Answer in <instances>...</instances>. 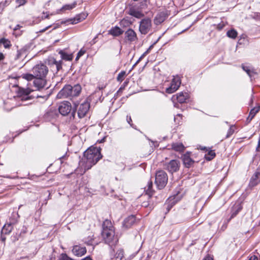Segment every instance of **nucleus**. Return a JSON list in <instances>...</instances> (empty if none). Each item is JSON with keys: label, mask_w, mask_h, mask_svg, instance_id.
I'll use <instances>...</instances> for the list:
<instances>
[{"label": "nucleus", "mask_w": 260, "mask_h": 260, "mask_svg": "<svg viewBox=\"0 0 260 260\" xmlns=\"http://www.w3.org/2000/svg\"><path fill=\"white\" fill-rule=\"evenodd\" d=\"M81 86L79 84L72 86L70 84L66 85L58 93L57 98L58 99L70 98L76 97L79 95L81 91Z\"/></svg>", "instance_id": "obj_3"}, {"label": "nucleus", "mask_w": 260, "mask_h": 260, "mask_svg": "<svg viewBox=\"0 0 260 260\" xmlns=\"http://www.w3.org/2000/svg\"><path fill=\"white\" fill-rule=\"evenodd\" d=\"M127 83H128V82H127V81H125V82H124V83H123L124 86L126 85L127 84Z\"/></svg>", "instance_id": "obj_61"}, {"label": "nucleus", "mask_w": 260, "mask_h": 260, "mask_svg": "<svg viewBox=\"0 0 260 260\" xmlns=\"http://www.w3.org/2000/svg\"><path fill=\"white\" fill-rule=\"evenodd\" d=\"M3 235H4V234H1V238H2V240L3 241H5L6 240V237H4V236H3Z\"/></svg>", "instance_id": "obj_55"}, {"label": "nucleus", "mask_w": 260, "mask_h": 260, "mask_svg": "<svg viewBox=\"0 0 260 260\" xmlns=\"http://www.w3.org/2000/svg\"><path fill=\"white\" fill-rule=\"evenodd\" d=\"M167 209L168 212H169V211L170 210V208L169 207V206H168Z\"/></svg>", "instance_id": "obj_62"}, {"label": "nucleus", "mask_w": 260, "mask_h": 260, "mask_svg": "<svg viewBox=\"0 0 260 260\" xmlns=\"http://www.w3.org/2000/svg\"><path fill=\"white\" fill-rule=\"evenodd\" d=\"M86 51L83 49H81L79 52L78 53H77V55H78V56H79L80 57H81L82 55H83L85 53Z\"/></svg>", "instance_id": "obj_44"}, {"label": "nucleus", "mask_w": 260, "mask_h": 260, "mask_svg": "<svg viewBox=\"0 0 260 260\" xmlns=\"http://www.w3.org/2000/svg\"><path fill=\"white\" fill-rule=\"evenodd\" d=\"M171 148L173 150L175 151L182 152H183L185 149V147L181 143H174L171 145Z\"/></svg>", "instance_id": "obj_22"}, {"label": "nucleus", "mask_w": 260, "mask_h": 260, "mask_svg": "<svg viewBox=\"0 0 260 260\" xmlns=\"http://www.w3.org/2000/svg\"><path fill=\"white\" fill-rule=\"evenodd\" d=\"M120 25L122 27H126L129 26L132 24V22L125 18H123L119 22Z\"/></svg>", "instance_id": "obj_34"}, {"label": "nucleus", "mask_w": 260, "mask_h": 260, "mask_svg": "<svg viewBox=\"0 0 260 260\" xmlns=\"http://www.w3.org/2000/svg\"><path fill=\"white\" fill-rule=\"evenodd\" d=\"M56 259V256L55 255L52 253L50 256L48 260H55Z\"/></svg>", "instance_id": "obj_45"}, {"label": "nucleus", "mask_w": 260, "mask_h": 260, "mask_svg": "<svg viewBox=\"0 0 260 260\" xmlns=\"http://www.w3.org/2000/svg\"><path fill=\"white\" fill-rule=\"evenodd\" d=\"M0 44H2L4 47L6 49L10 48L12 46L11 42L8 39L5 38L0 39Z\"/></svg>", "instance_id": "obj_32"}, {"label": "nucleus", "mask_w": 260, "mask_h": 260, "mask_svg": "<svg viewBox=\"0 0 260 260\" xmlns=\"http://www.w3.org/2000/svg\"><path fill=\"white\" fill-rule=\"evenodd\" d=\"M98 38V36H96L93 40H92V42H93V44H94L95 43V40L96 39Z\"/></svg>", "instance_id": "obj_58"}, {"label": "nucleus", "mask_w": 260, "mask_h": 260, "mask_svg": "<svg viewBox=\"0 0 260 260\" xmlns=\"http://www.w3.org/2000/svg\"><path fill=\"white\" fill-rule=\"evenodd\" d=\"M86 16L84 14H80L79 15H76L74 18H71L64 22V23H69L70 24H77L82 20H84L86 18Z\"/></svg>", "instance_id": "obj_18"}, {"label": "nucleus", "mask_w": 260, "mask_h": 260, "mask_svg": "<svg viewBox=\"0 0 260 260\" xmlns=\"http://www.w3.org/2000/svg\"><path fill=\"white\" fill-rule=\"evenodd\" d=\"M124 32L119 27L115 26L112 27L110 30H108V34L116 37H119Z\"/></svg>", "instance_id": "obj_20"}, {"label": "nucleus", "mask_w": 260, "mask_h": 260, "mask_svg": "<svg viewBox=\"0 0 260 260\" xmlns=\"http://www.w3.org/2000/svg\"><path fill=\"white\" fill-rule=\"evenodd\" d=\"M100 147L91 146L83 153V156L86 159L85 161V170L90 169L95 165L103 157Z\"/></svg>", "instance_id": "obj_2"}, {"label": "nucleus", "mask_w": 260, "mask_h": 260, "mask_svg": "<svg viewBox=\"0 0 260 260\" xmlns=\"http://www.w3.org/2000/svg\"><path fill=\"white\" fill-rule=\"evenodd\" d=\"M124 250L122 249H118L113 257V260H125L124 256Z\"/></svg>", "instance_id": "obj_26"}, {"label": "nucleus", "mask_w": 260, "mask_h": 260, "mask_svg": "<svg viewBox=\"0 0 260 260\" xmlns=\"http://www.w3.org/2000/svg\"><path fill=\"white\" fill-rule=\"evenodd\" d=\"M64 157H65V155H63V156H62L61 157H60L59 158V159H60V160H61L62 159L64 158Z\"/></svg>", "instance_id": "obj_60"}, {"label": "nucleus", "mask_w": 260, "mask_h": 260, "mask_svg": "<svg viewBox=\"0 0 260 260\" xmlns=\"http://www.w3.org/2000/svg\"><path fill=\"white\" fill-rule=\"evenodd\" d=\"M147 201H144L142 203V206L144 207H148L150 206V208H151L152 207V205H151V198L150 199L148 198V195H147Z\"/></svg>", "instance_id": "obj_38"}, {"label": "nucleus", "mask_w": 260, "mask_h": 260, "mask_svg": "<svg viewBox=\"0 0 260 260\" xmlns=\"http://www.w3.org/2000/svg\"><path fill=\"white\" fill-rule=\"evenodd\" d=\"M49 15H46L44 16H43L42 17V19H46V18H49Z\"/></svg>", "instance_id": "obj_57"}, {"label": "nucleus", "mask_w": 260, "mask_h": 260, "mask_svg": "<svg viewBox=\"0 0 260 260\" xmlns=\"http://www.w3.org/2000/svg\"><path fill=\"white\" fill-rule=\"evenodd\" d=\"M180 84L181 82L179 80H176L175 79H173L171 82V86L166 89V92L168 93L174 92L178 89Z\"/></svg>", "instance_id": "obj_15"}, {"label": "nucleus", "mask_w": 260, "mask_h": 260, "mask_svg": "<svg viewBox=\"0 0 260 260\" xmlns=\"http://www.w3.org/2000/svg\"><path fill=\"white\" fill-rule=\"evenodd\" d=\"M72 110V106L70 102H64L60 103L58 111L59 113L63 116L68 115Z\"/></svg>", "instance_id": "obj_11"}, {"label": "nucleus", "mask_w": 260, "mask_h": 260, "mask_svg": "<svg viewBox=\"0 0 260 260\" xmlns=\"http://www.w3.org/2000/svg\"><path fill=\"white\" fill-rule=\"evenodd\" d=\"M237 31L234 29L228 31L226 33L228 37L232 39H235L237 36Z\"/></svg>", "instance_id": "obj_33"}, {"label": "nucleus", "mask_w": 260, "mask_h": 260, "mask_svg": "<svg viewBox=\"0 0 260 260\" xmlns=\"http://www.w3.org/2000/svg\"><path fill=\"white\" fill-rule=\"evenodd\" d=\"M206 149V147H203V148H201V149H202V150H205V149Z\"/></svg>", "instance_id": "obj_63"}, {"label": "nucleus", "mask_w": 260, "mask_h": 260, "mask_svg": "<svg viewBox=\"0 0 260 260\" xmlns=\"http://www.w3.org/2000/svg\"><path fill=\"white\" fill-rule=\"evenodd\" d=\"M50 114V113L48 112V113H46V115H48V114Z\"/></svg>", "instance_id": "obj_64"}, {"label": "nucleus", "mask_w": 260, "mask_h": 260, "mask_svg": "<svg viewBox=\"0 0 260 260\" xmlns=\"http://www.w3.org/2000/svg\"><path fill=\"white\" fill-rule=\"evenodd\" d=\"M136 221V216L133 215L128 216L127 217L125 218L123 221L122 225L123 228L127 229L131 228Z\"/></svg>", "instance_id": "obj_16"}, {"label": "nucleus", "mask_w": 260, "mask_h": 260, "mask_svg": "<svg viewBox=\"0 0 260 260\" xmlns=\"http://www.w3.org/2000/svg\"><path fill=\"white\" fill-rule=\"evenodd\" d=\"M81 260H92L89 256H87Z\"/></svg>", "instance_id": "obj_52"}, {"label": "nucleus", "mask_w": 260, "mask_h": 260, "mask_svg": "<svg viewBox=\"0 0 260 260\" xmlns=\"http://www.w3.org/2000/svg\"><path fill=\"white\" fill-rule=\"evenodd\" d=\"M152 185H153L152 182L151 181H149L148 182L147 189H146V187L145 188V189L146 191V193L147 195H148L149 199H150L152 195L153 191L151 190Z\"/></svg>", "instance_id": "obj_30"}, {"label": "nucleus", "mask_w": 260, "mask_h": 260, "mask_svg": "<svg viewBox=\"0 0 260 260\" xmlns=\"http://www.w3.org/2000/svg\"><path fill=\"white\" fill-rule=\"evenodd\" d=\"M115 235L113 226L110 220L106 219L103 223L102 236L105 243L110 244L113 240Z\"/></svg>", "instance_id": "obj_4"}, {"label": "nucleus", "mask_w": 260, "mask_h": 260, "mask_svg": "<svg viewBox=\"0 0 260 260\" xmlns=\"http://www.w3.org/2000/svg\"><path fill=\"white\" fill-rule=\"evenodd\" d=\"M151 21L150 18L143 19L140 22L139 31L143 35L147 34L151 28Z\"/></svg>", "instance_id": "obj_6"}, {"label": "nucleus", "mask_w": 260, "mask_h": 260, "mask_svg": "<svg viewBox=\"0 0 260 260\" xmlns=\"http://www.w3.org/2000/svg\"><path fill=\"white\" fill-rule=\"evenodd\" d=\"M72 252L76 256H81L86 253V249L85 247H81L79 245L73 246Z\"/></svg>", "instance_id": "obj_17"}, {"label": "nucleus", "mask_w": 260, "mask_h": 260, "mask_svg": "<svg viewBox=\"0 0 260 260\" xmlns=\"http://www.w3.org/2000/svg\"><path fill=\"white\" fill-rule=\"evenodd\" d=\"M28 49V47L27 46H25L23 47L20 49L18 50L17 51V54L16 55V58L17 59H19L22 57V55H25L26 54V52H27V50Z\"/></svg>", "instance_id": "obj_29"}, {"label": "nucleus", "mask_w": 260, "mask_h": 260, "mask_svg": "<svg viewBox=\"0 0 260 260\" xmlns=\"http://www.w3.org/2000/svg\"><path fill=\"white\" fill-rule=\"evenodd\" d=\"M76 111L74 110H73V111L72 112V116L74 118L75 115Z\"/></svg>", "instance_id": "obj_54"}, {"label": "nucleus", "mask_w": 260, "mask_h": 260, "mask_svg": "<svg viewBox=\"0 0 260 260\" xmlns=\"http://www.w3.org/2000/svg\"><path fill=\"white\" fill-rule=\"evenodd\" d=\"M76 5H77V3H76V2H74L72 4L66 5L63 6L62 7L61 9L62 10H72V9L75 8Z\"/></svg>", "instance_id": "obj_35"}, {"label": "nucleus", "mask_w": 260, "mask_h": 260, "mask_svg": "<svg viewBox=\"0 0 260 260\" xmlns=\"http://www.w3.org/2000/svg\"><path fill=\"white\" fill-rule=\"evenodd\" d=\"M180 168V162L176 159H172L169 162L164 165V169L168 170L170 173L173 174L177 172Z\"/></svg>", "instance_id": "obj_7"}, {"label": "nucleus", "mask_w": 260, "mask_h": 260, "mask_svg": "<svg viewBox=\"0 0 260 260\" xmlns=\"http://www.w3.org/2000/svg\"><path fill=\"white\" fill-rule=\"evenodd\" d=\"M26 3V0H16V3L18 5V7L25 5Z\"/></svg>", "instance_id": "obj_42"}, {"label": "nucleus", "mask_w": 260, "mask_h": 260, "mask_svg": "<svg viewBox=\"0 0 260 260\" xmlns=\"http://www.w3.org/2000/svg\"><path fill=\"white\" fill-rule=\"evenodd\" d=\"M31 92V90L29 88L19 87L17 91V96L21 101H27L35 98V96L29 95Z\"/></svg>", "instance_id": "obj_8"}, {"label": "nucleus", "mask_w": 260, "mask_h": 260, "mask_svg": "<svg viewBox=\"0 0 260 260\" xmlns=\"http://www.w3.org/2000/svg\"><path fill=\"white\" fill-rule=\"evenodd\" d=\"M59 54L61 56L62 59L71 61L73 59V55L72 54H68L66 53L64 50H60Z\"/></svg>", "instance_id": "obj_28"}, {"label": "nucleus", "mask_w": 260, "mask_h": 260, "mask_svg": "<svg viewBox=\"0 0 260 260\" xmlns=\"http://www.w3.org/2000/svg\"><path fill=\"white\" fill-rule=\"evenodd\" d=\"M90 108V104L88 102H84L82 104L79 105L77 109L78 116L79 118H83L89 111Z\"/></svg>", "instance_id": "obj_9"}, {"label": "nucleus", "mask_w": 260, "mask_h": 260, "mask_svg": "<svg viewBox=\"0 0 260 260\" xmlns=\"http://www.w3.org/2000/svg\"><path fill=\"white\" fill-rule=\"evenodd\" d=\"M124 41L126 43H132L137 41L138 37L136 32L132 28H128L124 32Z\"/></svg>", "instance_id": "obj_10"}, {"label": "nucleus", "mask_w": 260, "mask_h": 260, "mask_svg": "<svg viewBox=\"0 0 260 260\" xmlns=\"http://www.w3.org/2000/svg\"><path fill=\"white\" fill-rule=\"evenodd\" d=\"M128 14L134 16L137 18H141L143 17L144 15L140 11L135 10L133 8H131L128 11Z\"/></svg>", "instance_id": "obj_23"}, {"label": "nucleus", "mask_w": 260, "mask_h": 260, "mask_svg": "<svg viewBox=\"0 0 260 260\" xmlns=\"http://www.w3.org/2000/svg\"><path fill=\"white\" fill-rule=\"evenodd\" d=\"M144 54H142L141 56L139 58V59L137 61V62L135 63L134 66H135L144 57Z\"/></svg>", "instance_id": "obj_49"}, {"label": "nucleus", "mask_w": 260, "mask_h": 260, "mask_svg": "<svg viewBox=\"0 0 260 260\" xmlns=\"http://www.w3.org/2000/svg\"><path fill=\"white\" fill-rule=\"evenodd\" d=\"M50 26H48L46 27L45 28H44V29H42V30H40V32H43L45 31L47 29H48V28L49 27H50Z\"/></svg>", "instance_id": "obj_53"}, {"label": "nucleus", "mask_w": 260, "mask_h": 260, "mask_svg": "<svg viewBox=\"0 0 260 260\" xmlns=\"http://www.w3.org/2000/svg\"><path fill=\"white\" fill-rule=\"evenodd\" d=\"M22 26H21L19 24H17L16 25V26L13 28V30L15 32H16L17 30H18V29H19L20 28V27H21Z\"/></svg>", "instance_id": "obj_46"}, {"label": "nucleus", "mask_w": 260, "mask_h": 260, "mask_svg": "<svg viewBox=\"0 0 260 260\" xmlns=\"http://www.w3.org/2000/svg\"><path fill=\"white\" fill-rule=\"evenodd\" d=\"M242 209V207L240 204L235 205L232 209L231 218L235 217Z\"/></svg>", "instance_id": "obj_25"}, {"label": "nucleus", "mask_w": 260, "mask_h": 260, "mask_svg": "<svg viewBox=\"0 0 260 260\" xmlns=\"http://www.w3.org/2000/svg\"><path fill=\"white\" fill-rule=\"evenodd\" d=\"M242 68L243 70L246 72V73L249 75L250 77H251L252 76V74H255L253 71L250 70L249 69V67L243 64L242 65Z\"/></svg>", "instance_id": "obj_36"}, {"label": "nucleus", "mask_w": 260, "mask_h": 260, "mask_svg": "<svg viewBox=\"0 0 260 260\" xmlns=\"http://www.w3.org/2000/svg\"><path fill=\"white\" fill-rule=\"evenodd\" d=\"M7 4V1H6L5 2H1L0 3V14L2 12L3 10L5 8V7L6 6Z\"/></svg>", "instance_id": "obj_41"}, {"label": "nucleus", "mask_w": 260, "mask_h": 260, "mask_svg": "<svg viewBox=\"0 0 260 260\" xmlns=\"http://www.w3.org/2000/svg\"><path fill=\"white\" fill-rule=\"evenodd\" d=\"M31 71V74L23 75V78L27 81L34 79V85L38 90L45 88L47 84L46 78L48 73V67L45 64L41 63L36 65Z\"/></svg>", "instance_id": "obj_1"}, {"label": "nucleus", "mask_w": 260, "mask_h": 260, "mask_svg": "<svg viewBox=\"0 0 260 260\" xmlns=\"http://www.w3.org/2000/svg\"><path fill=\"white\" fill-rule=\"evenodd\" d=\"M13 230V226L11 223L5 224L2 231L1 234L4 235H9Z\"/></svg>", "instance_id": "obj_27"}, {"label": "nucleus", "mask_w": 260, "mask_h": 260, "mask_svg": "<svg viewBox=\"0 0 260 260\" xmlns=\"http://www.w3.org/2000/svg\"><path fill=\"white\" fill-rule=\"evenodd\" d=\"M151 255L149 253H148L147 256L146 258L145 259H148L149 260L150 257H151Z\"/></svg>", "instance_id": "obj_56"}, {"label": "nucleus", "mask_w": 260, "mask_h": 260, "mask_svg": "<svg viewBox=\"0 0 260 260\" xmlns=\"http://www.w3.org/2000/svg\"><path fill=\"white\" fill-rule=\"evenodd\" d=\"M234 133V129L233 128V126H231L230 128L228 130V132L227 133L226 138H228L230 137H231Z\"/></svg>", "instance_id": "obj_39"}, {"label": "nucleus", "mask_w": 260, "mask_h": 260, "mask_svg": "<svg viewBox=\"0 0 260 260\" xmlns=\"http://www.w3.org/2000/svg\"><path fill=\"white\" fill-rule=\"evenodd\" d=\"M81 57H80L79 56H78V55H77V56L76 57V59H75V60L76 61H77Z\"/></svg>", "instance_id": "obj_59"}, {"label": "nucleus", "mask_w": 260, "mask_h": 260, "mask_svg": "<svg viewBox=\"0 0 260 260\" xmlns=\"http://www.w3.org/2000/svg\"><path fill=\"white\" fill-rule=\"evenodd\" d=\"M260 110V105L256 107H254L252 108L249 113V116L247 118L246 122L247 123H249L251 120L254 118L255 115Z\"/></svg>", "instance_id": "obj_21"}, {"label": "nucleus", "mask_w": 260, "mask_h": 260, "mask_svg": "<svg viewBox=\"0 0 260 260\" xmlns=\"http://www.w3.org/2000/svg\"><path fill=\"white\" fill-rule=\"evenodd\" d=\"M153 47V45H151L149 48L143 54H144V56L149 53V51L151 49V48Z\"/></svg>", "instance_id": "obj_47"}, {"label": "nucleus", "mask_w": 260, "mask_h": 260, "mask_svg": "<svg viewBox=\"0 0 260 260\" xmlns=\"http://www.w3.org/2000/svg\"><path fill=\"white\" fill-rule=\"evenodd\" d=\"M216 156L214 150H209L208 153L205 155V158L206 160L210 161L213 159Z\"/></svg>", "instance_id": "obj_31"}, {"label": "nucleus", "mask_w": 260, "mask_h": 260, "mask_svg": "<svg viewBox=\"0 0 260 260\" xmlns=\"http://www.w3.org/2000/svg\"><path fill=\"white\" fill-rule=\"evenodd\" d=\"M249 260H258L257 257L254 255L250 256Z\"/></svg>", "instance_id": "obj_48"}, {"label": "nucleus", "mask_w": 260, "mask_h": 260, "mask_svg": "<svg viewBox=\"0 0 260 260\" xmlns=\"http://www.w3.org/2000/svg\"><path fill=\"white\" fill-rule=\"evenodd\" d=\"M167 14L164 12L158 13L154 19V23L156 25H159L163 22L167 18Z\"/></svg>", "instance_id": "obj_19"}, {"label": "nucleus", "mask_w": 260, "mask_h": 260, "mask_svg": "<svg viewBox=\"0 0 260 260\" xmlns=\"http://www.w3.org/2000/svg\"><path fill=\"white\" fill-rule=\"evenodd\" d=\"M168 180L167 174L163 170H159L155 174V183L159 189L164 188Z\"/></svg>", "instance_id": "obj_5"}, {"label": "nucleus", "mask_w": 260, "mask_h": 260, "mask_svg": "<svg viewBox=\"0 0 260 260\" xmlns=\"http://www.w3.org/2000/svg\"><path fill=\"white\" fill-rule=\"evenodd\" d=\"M5 59V55L3 53L0 52V61Z\"/></svg>", "instance_id": "obj_50"}, {"label": "nucleus", "mask_w": 260, "mask_h": 260, "mask_svg": "<svg viewBox=\"0 0 260 260\" xmlns=\"http://www.w3.org/2000/svg\"><path fill=\"white\" fill-rule=\"evenodd\" d=\"M126 75V72L125 71H121L120 73H119L117 77V80L119 82H122L125 76Z\"/></svg>", "instance_id": "obj_37"}, {"label": "nucleus", "mask_w": 260, "mask_h": 260, "mask_svg": "<svg viewBox=\"0 0 260 260\" xmlns=\"http://www.w3.org/2000/svg\"><path fill=\"white\" fill-rule=\"evenodd\" d=\"M61 60L57 61L54 58H52L49 60V64L50 67L51 71L55 74H57L60 70L62 69Z\"/></svg>", "instance_id": "obj_12"}, {"label": "nucleus", "mask_w": 260, "mask_h": 260, "mask_svg": "<svg viewBox=\"0 0 260 260\" xmlns=\"http://www.w3.org/2000/svg\"><path fill=\"white\" fill-rule=\"evenodd\" d=\"M260 147V136H259V139H258V144H257V146L256 147V151H258V148Z\"/></svg>", "instance_id": "obj_51"}, {"label": "nucleus", "mask_w": 260, "mask_h": 260, "mask_svg": "<svg viewBox=\"0 0 260 260\" xmlns=\"http://www.w3.org/2000/svg\"><path fill=\"white\" fill-rule=\"evenodd\" d=\"M181 158L184 166L187 168H189L192 167L195 162L194 160L191 158L190 152H186L182 155Z\"/></svg>", "instance_id": "obj_13"}, {"label": "nucleus", "mask_w": 260, "mask_h": 260, "mask_svg": "<svg viewBox=\"0 0 260 260\" xmlns=\"http://www.w3.org/2000/svg\"><path fill=\"white\" fill-rule=\"evenodd\" d=\"M259 183L260 172L256 170V171L255 172L254 174L252 175L250 180L249 186L251 187H253L256 186Z\"/></svg>", "instance_id": "obj_14"}, {"label": "nucleus", "mask_w": 260, "mask_h": 260, "mask_svg": "<svg viewBox=\"0 0 260 260\" xmlns=\"http://www.w3.org/2000/svg\"><path fill=\"white\" fill-rule=\"evenodd\" d=\"M253 17L255 19L260 21V13H259V12L254 13L253 14Z\"/></svg>", "instance_id": "obj_43"}, {"label": "nucleus", "mask_w": 260, "mask_h": 260, "mask_svg": "<svg viewBox=\"0 0 260 260\" xmlns=\"http://www.w3.org/2000/svg\"><path fill=\"white\" fill-rule=\"evenodd\" d=\"M188 93L186 92L183 93L181 92L177 94V101L180 103H184L186 102V101L188 98Z\"/></svg>", "instance_id": "obj_24"}, {"label": "nucleus", "mask_w": 260, "mask_h": 260, "mask_svg": "<svg viewBox=\"0 0 260 260\" xmlns=\"http://www.w3.org/2000/svg\"><path fill=\"white\" fill-rule=\"evenodd\" d=\"M126 121L128 122V123L131 125V126H132L133 128H135V126H134V124L132 123V120L131 116H126Z\"/></svg>", "instance_id": "obj_40"}]
</instances>
